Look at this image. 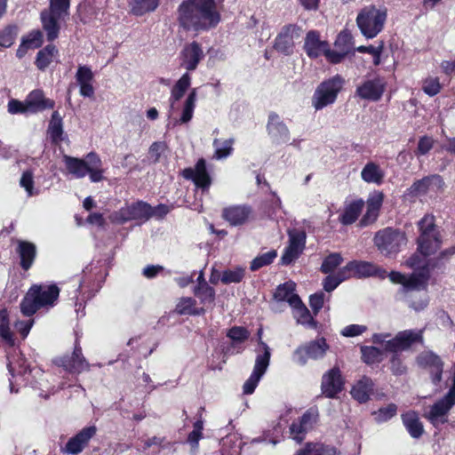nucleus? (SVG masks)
Returning a JSON list of instances; mask_svg holds the SVG:
<instances>
[{"label":"nucleus","instance_id":"nucleus-51","mask_svg":"<svg viewBox=\"0 0 455 455\" xmlns=\"http://www.w3.org/2000/svg\"><path fill=\"white\" fill-rule=\"evenodd\" d=\"M361 353L363 361L367 364H373L383 359V352L375 347L363 346Z\"/></svg>","mask_w":455,"mask_h":455},{"label":"nucleus","instance_id":"nucleus-21","mask_svg":"<svg viewBox=\"0 0 455 455\" xmlns=\"http://www.w3.org/2000/svg\"><path fill=\"white\" fill-rule=\"evenodd\" d=\"M318 418L316 409H309L297 421H293L290 427L291 435L298 443L305 438L307 431L313 428Z\"/></svg>","mask_w":455,"mask_h":455},{"label":"nucleus","instance_id":"nucleus-20","mask_svg":"<svg viewBox=\"0 0 455 455\" xmlns=\"http://www.w3.org/2000/svg\"><path fill=\"white\" fill-rule=\"evenodd\" d=\"M267 134L275 145L285 144L290 140V131L283 119L275 113H270L267 124Z\"/></svg>","mask_w":455,"mask_h":455},{"label":"nucleus","instance_id":"nucleus-62","mask_svg":"<svg viewBox=\"0 0 455 455\" xmlns=\"http://www.w3.org/2000/svg\"><path fill=\"white\" fill-rule=\"evenodd\" d=\"M352 36L347 31H341L335 41V48L344 51L345 53H348L351 46Z\"/></svg>","mask_w":455,"mask_h":455},{"label":"nucleus","instance_id":"nucleus-57","mask_svg":"<svg viewBox=\"0 0 455 455\" xmlns=\"http://www.w3.org/2000/svg\"><path fill=\"white\" fill-rule=\"evenodd\" d=\"M227 336L233 341L232 347H235V344H240L245 341L250 332L243 327L235 326L229 329L227 332Z\"/></svg>","mask_w":455,"mask_h":455},{"label":"nucleus","instance_id":"nucleus-42","mask_svg":"<svg viewBox=\"0 0 455 455\" xmlns=\"http://www.w3.org/2000/svg\"><path fill=\"white\" fill-rule=\"evenodd\" d=\"M402 419L405 428L411 437L417 439L422 435L424 432L423 424L415 413L403 414L402 415Z\"/></svg>","mask_w":455,"mask_h":455},{"label":"nucleus","instance_id":"nucleus-18","mask_svg":"<svg viewBox=\"0 0 455 455\" xmlns=\"http://www.w3.org/2000/svg\"><path fill=\"white\" fill-rule=\"evenodd\" d=\"M386 82L381 77L366 79L355 90V95L362 100L378 101L384 93Z\"/></svg>","mask_w":455,"mask_h":455},{"label":"nucleus","instance_id":"nucleus-31","mask_svg":"<svg viewBox=\"0 0 455 455\" xmlns=\"http://www.w3.org/2000/svg\"><path fill=\"white\" fill-rule=\"evenodd\" d=\"M26 104L30 113L40 112L54 107V101L45 98L44 92L39 89L29 92L26 98Z\"/></svg>","mask_w":455,"mask_h":455},{"label":"nucleus","instance_id":"nucleus-19","mask_svg":"<svg viewBox=\"0 0 455 455\" xmlns=\"http://www.w3.org/2000/svg\"><path fill=\"white\" fill-rule=\"evenodd\" d=\"M343 387L344 379L338 367H333L323 375L321 390L325 397H336L343 390Z\"/></svg>","mask_w":455,"mask_h":455},{"label":"nucleus","instance_id":"nucleus-64","mask_svg":"<svg viewBox=\"0 0 455 455\" xmlns=\"http://www.w3.org/2000/svg\"><path fill=\"white\" fill-rule=\"evenodd\" d=\"M31 49L39 48L43 44V34L39 30H33L21 38Z\"/></svg>","mask_w":455,"mask_h":455},{"label":"nucleus","instance_id":"nucleus-8","mask_svg":"<svg viewBox=\"0 0 455 455\" xmlns=\"http://www.w3.org/2000/svg\"><path fill=\"white\" fill-rule=\"evenodd\" d=\"M386 20L387 12L385 9L370 5L360 11L356 17V24L362 35L368 39H371L382 31Z\"/></svg>","mask_w":455,"mask_h":455},{"label":"nucleus","instance_id":"nucleus-23","mask_svg":"<svg viewBox=\"0 0 455 455\" xmlns=\"http://www.w3.org/2000/svg\"><path fill=\"white\" fill-rule=\"evenodd\" d=\"M204 57V53L202 46L194 41L186 44L180 52V66L188 71H193Z\"/></svg>","mask_w":455,"mask_h":455},{"label":"nucleus","instance_id":"nucleus-60","mask_svg":"<svg viewBox=\"0 0 455 455\" xmlns=\"http://www.w3.org/2000/svg\"><path fill=\"white\" fill-rule=\"evenodd\" d=\"M435 144V140L432 137L424 135L419 138L418 141V146L414 150V153L417 156H425L433 148Z\"/></svg>","mask_w":455,"mask_h":455},{"label":"nucleus","instance_id":"nucleus-41","mask_svg":"<svg viewBox=\"0 0 455 455\" xmlns=\"http://www.w3.org/2000/svg\"><path fill=\"white\" fill-rule=\"evenodd\" d=\"M372 342L380 346L383 354H395L398 350V336L391 337L388 333H378L372 336Z\"/></svg>","mask_w":455,"mask_h":455},{"label":"nucleus","instance_id":"nucleus-25","mask_svg":"<svg viewBox=\"0 0 455 455\" xmlns=\"http://www.w3.org/2000/svg\"><path fill=\"white\" fill-rule=\"evenodd\" d=\"M430 277L427 270L422 268L419 271H413L409 275L400 273V284L408 291H427Z\"/></svg>","mask_w":455,"mask_h":455},{"label":"nucleus","instance_id":"nucleus-7","mask_svg":"<svg viewBox=\"0 0 455 455\" xmlns=\"http://www.w3.org/2000/svg\"><path fill=\"white\" fill-rule=\"evenodd\" d=\"M49 8L41 12V21L47 40L53 41L59 36L60 21L68 15L70 0H49Z\"/></svg>","mask_w":455,"mask_h":455},{"label":"nucleus","instance_id":"nucleus-59","mask_svg":"<svg viewBox=\"0 0 455 455\" xmlns=\"http://www.w3.org/2000/svg\"><path fill=\"white\" fill-rule=\"evenodd\" d=\"M422 90L427 95L430 97L437 95L442 90L439 78L431 76L426 78L423 81Z\"/></svg>","mask_w":455,"mask_h":455},{"label":"nucleus","instance_id":"nucleus-53","mask_svg":"<svg viewBox=\"0 0 455 455\" xmlns=\"http://www.w3.org/2000/svg\"><path fill=\"white\" fill-rule=\"evenodd\" d=\"M158 4V0H134L132 11L136 15H143L146 12L156 10Z\"/></svg>","mask_w":455,"mask_h":455},{"label":"nucleus","instance_id":"nucleus-14","mask_svg":"<svg viewBox=\"0 0 455 455\" xmlns=\"http://www.w3.org/2000/svg\"><path fill=\"white\" fill-rule=\"evenodd\" d=\"M288 245L285 247L281 257V263L283 265H290L296 260L302 253L306 245L307 235L304 230L290 229L288 230Z\"/></svg>","mask_w":455,"mask_h":455},{"label":"nucleus","instance_id":"nucleus-37","mask_svg":"<svg viewBox=\"0 0 455 455\" xmlns=\"http://www.w3.org/2000/svg\"><path fill=\"white\" fill-rule=\"evenodd\" d=\"M423 345V330H404L400 331V352L411 348L414 345Z\"/></svg>","mask_w":455,"mask_h":455},{"label":"nucleus","instance_id":"nucleus-9","mask_svg":"<svg viewBox=\"0 0 455 455\" xmlns=\"http://www.w3.org/2000/svg\"><path fill=\"white\" fill-rule=\"evenodd\" d=\"M345 79L336 75L323 81L315 89L312 97V106L315 110H321L334 104L338 94L341 92Z\"/></svg>","mask_w":455,"mask_h":455},{"label":"nucleus","instance_id":"nucleus-22","mask_svg":"<svg viewBox=\"0 0 455 455\" xmlns=\"http://www.w3.org/2000/svg\"><path fill=\"white\" fill-rule=\"evenodd\" d=\"M252 209L247 204L231 205L222 211V218L231 226H242L252 218Z\"/></svg>","mask_w":455,"mask_h":455},{"label":"nucleus","instance_id":"nucleus-35","mask_svg":"<svg viewBox=\"0 0 455 455\" xmlns=\"http://www.w3.org/2000/svg\"><path fill=\"white\" fill-rule=\"evenodd\" d=\"M372 391V380L370 378L363 376L355 383V385L352 387L350 394L355 400L363 403L369 400Z\"/></svg>","mask_w":455,"mask_h":455},{"label":"nucleus","instance_id":"nucleus-12","mask_svg":"<svg viewBox=\"0 0 455 455\" xmlns=\"http://www.w3.org/2000/svg\"><path fill=\"white\" fill-rule=\"evenodd\" d=\"M328 349L329 346L326 343L325 339L320 338L299 346L294 351L292 358L295 363L303 366L309 359H322Z\"/></svg>","mask_w":455,"mask_h":455},{"label":"nucleus","instance_id":"nucleus-52","mask_svg":"<svg viewBox=\"0 0 455 455\" xmlns=\"http://www.w3.org/2000/svg\"><path fill=\"white\" fill-rule=\"evenodd\" d=\"M277 252L275 250H270L267 252H264L251 262L250 268L251 271H256L265 266H267L273 262V260L276 258Z\"/></svg>","mask_w":455,"mask_h":455},{"label":"nucleus","instance_id":"nucleus-17","mask_svg":"<svg viewBox=\"0 0 455 455\" xmlns=\"http://www.w3.org/2000/svg\"><path fill=\"white\" fill-rule=\"evenodd\" d=\"M346 274H350L351 277H370V276H379L380 278H385L387 272L386 270L380 268L376 264L369 261L363 260H353L348 262L345 267Z\"/></svg>","mask_w":455,"mask_h":455},{"label":"nucleus","instance_id":"nucleus-61","mask_svg":"<svg viewBox=\"0 0 455 455\" xmlns=\"http://www.w3.org/2000/svg\"><path fill=\"white\" fill-rule=\"evenodd\" d=\"M395 413L396 406L395 404H389L387 407L380 408L377 411L373 412V416L375 421L382 423L394 417Z\"/></svg>","mask_w":455,"mask_h":455},{"label":"nucleus","instance_id":"nucleus-5","mask_svg":"<svg viewBox=\"0 0 455 455\" xmlns=\"http://www.w3.org/2000/svg\"><path fill=\"white\" fill-rule=\"evenodd\" d=\"M418 228L419 235L417 238V251L423 257L435 253L442 245V238L435 225V216L426 214L418 222Z\"/></svg>","mask_w":455,"mask_h":455},{"label":"nucleus","instance_id":"nucleus-30","mask_svg":"<svg viewBox=\"0 0 455 455\" xmlns=\"http://www.w3.org/2000/svg\"><path fill=\"white\" fill-rule=\"evenodd\" d=\"M382 202L383 195L379 192H374L369 196L366 202V212L360 221L361 226H367L377 220Z\"/></svg>","mask_w":455,"mask_h":455},{"label":"nucleus","instance_id":"nucleus-38","mask_svg":"<svg viewBox=\"0 0 455 455\" xmlns=\"http://www.w3.org/2000/svg\"><path fill=\"white\" fill-rule=\"evenodd\" d=\"M295 283L293 282H287L277 287L275 292V299L278 301H287L291 307L292 305H299V297L294 293Z\"/></svg>","mask_w":455,"mask_h":455},{"label":"nucleus","instance_id":"nucleus-13","mask_svg":"<svg viewBox=\"0 0 455 455\" xmlns=\"http://www.w3.org/2000/svg\"><path fill=\"white\" fill-rule=\"evenodd\" d=\"M455 405V392L449 389L446 395L434 403L427 415V419L433 426L445 424L448 421L447 415Z\"/></svg>","mask_w":455,"mask_h":455},{"label":"nucleus","instance_id":"nucleus-47","mask_svg":"<svg viewBox=\"0 0 455 455\" xmlns=\"http://www.w3.org/2000/svg\"><path fill=\"white\" fill-rule=\"evenodd\" d=\"M351 277L350 274H346L344 267L340 268L335 275H329L323 282V289L327 292L335 290L343 281Z\"/></svg>","mask_w":455,"mask_h":455},{"label":"nucleus","instance_id":"nucleus-48","mask_svg":"<svg viewBox=\"0 0 455 455\" xmlns=\"http://www.w3.org/2000/svg\"><path fill=\"white\" fill-rule=\"evenodd\" d=\"M194 293L204 306L212 305L214 302L215 291L206 283H202L200 285H197L194 290Z\"/></svg>","mask_w":455,"mask_h":455},{"label":"nucleus","instance_id":"nucleus-50","mask_svg":"<svg viewBox=\"0 0 455 455\" xmlns=\"http://www.w3.org/2000/svg\"><path fill=\"white\" fill-rule=\"evenodd\" d=\"M0 337L9 346L14 345L13 334L10 329L8 313L5 309L0 310Z\"/></svg>","mask_w":455,"mask_h":455},{"label":"nucleus","instance_id":"nucleus-15","mask_svg":"<svg viewBox=\"0 0 455 455\" xmlns=\"http://www.w3.org/2000/svg\"><path fill=\"white\" fill-rule=\"evenodd\" d=\"M374 244L384 257H395L398 248V232L387 228L378 231L373 239Z\"/></svg>","mask_w":455,"mask_h":455},{"label":"nucleus","instance_id":"nucleus-46","mask_svg":"<svg viewBox=\"0 0 455 455\" xmlns=\"http://www.w3.org/2000/svg\"><path fill=\"white\" fill-rule=\"evenodd\" d=\"M48 132L53 142L58 143L62 140L63 123L59 112L54 111L49 124Z\"/></svg>","mask_w":455,"mask_h":455},{"label":"nucleus","instance_id":"nucleus-16","mask_svg":"<svg viewBox=\"0 0 455 455\" xmlns=\"http://www.w3.org/2000/svg\"><path fill=\"white\" fill-rule=\"evenodd\" d=\"M8 370L12 376L10 379V390L11 392H18L15 386L28 383V377L32 371L28 369L26 364V360L22 356L9 360Z\"/></svg>","mask_w":455,"mask_h":455},{"label":"nucleus","instance_id":"nucleus-34","mask_svg":"<svg viewBox=\"0 0 455 455\" xmlns=\"http://www.w3.org/2000/svg\"><path fill=\"white\" fill-rule=\"evenodd\" d=\"M364 204L365 203L363 199H355L346 202L343 212L339 217L340 223L343 225L353 224L361 214Z\"/></svg>","mask_w":455,"mask_h":455},{"label":"nucleus","instance_id":"nucleus-58","mask_svg":"<svg viewBox=\"0 0 455 455\" xmlns=\"http://www.w3.org/2000/svg\"><path fill=\"white\" fill-rule=\"evenodd\" d=\"M343 259L339 253H331L327 256L321 266V270L324 274L333 272L342 262Z\"/></svg>","mask_w":455,"mask_h":455},{"label":"nucleus","instance_id":"nucleus-2","mask_svg":"<svg viewBox=\"0 0 455 455\" xmlns=\"http://www.w3.org/2000/svg\"><path fill=\"white\" fill-rule=\"evenodd\" d=\"M191 84V76L188 72L185 73L173 85L171 91V96L169 99L170 101V110H169V118L170 121L167 124V127L171 126L174 127L179 124L188 123L194 114V110L196 108V89H193L188 96L187 97L183 108L181 116L180 118L172 117L175 110L178 108V102L184 96L187 90L189 88Z\"/></svg>","mask_w":455,"mask_h":455},{"label":"nucleus","instance_id":"nucleus-43","mask_svg":"<svg viewBox=\"0 0 455 455\" xmlns=\"http://www.w3.org/2000/svg\"><path fill=\"white\" fill-rule=\"evenodd\" d=\"M294 455H338L337 449L323 443H307Z\"/></svg>","mask_w":455,"mask_h":455},{"label":"nucleus","instance_id":"nucleus-32","mask_svg":"<svg viewBox=\"0 0 455 455\" xmlns=\"http://www.w3.org/2000/svg\"><path fill=\"white\" fill-rule=\"evenodd\" d=\"M76 79L79 85L81 96L91 98L94 95V88L92 84L93 73L89 67L80 66L76 74Z\"/></svg>","mask_w":455,"mask_h":455},{"label":"nucleus","instance_id":"nucleus-6","mask_svg":"<svg viewBox=\"0 0 455 455\" xmlns=\"http://www.w3.org/2000/svg\"><path fill=\"white\" fill-rule=\"evenodd\" d=\"M263 330L259 328L257 332L258 345L255 348L256 358L252 372L244 382L243 389L245 395H251L258 386L260 379L267 371L271 357V348L262 340Z\"/></svg>","mask_w":455,"mask_h":455},{"label":"nucleus","instance_id":"nucleus-56","mask_svg":"<svg viewBox=\"0 0 455 455\" xmlns=\"http://www.w3.org/2000/svg\"><path fill=\"white\" fill-rule=\"evenodd\" d=\"M245 269L242 267H236L234 269L225 270L221 275V282L225 284L239 283L244 276Z\"/></svg>","mask_w":455,"mask_h":455},{"label":"nucleus","instance_id":"nucleus-33","mask_svg":"<svg viewBox=\"0 0 455 455\" xmlns=\"http://www.w3.org/2000/svg\"><path fill=\"white\" fill-rule=\"evenodd\" d=\"M328 43L320 39L315 31H309L305 38L304 49L310 58H317L327 51Z\"/></svg>","mask_w":455,"mask_h":455},{"label":"nucleus","instance_id":"nucleus-10","mask_svg":"<svg viewBox=\"0 0 455 455\" xmlns=\"http://www.w3.org/2000/svg\"><path fill=\"white\" fill-rule=\"evenodd\" d=\"M153 215L151 206L144 202H137L131 205L122 207L119 211L110 215V220L114 223L123 224L130 220H148Z\"/></svg>","mask_w":455,"mask_h":455},{"label":"nucleus","instance_id":"nucleus-24","mask_svg":"<svg viewBox=\"0 0 455 455\" xmlns=\"http://www.w3.org/2000/svg\"><path fill=\"white\" fill-rule=\"evenodd\" d=\"M299 36V33L296 26H285L275 38L274 47L277 52L284 55H290L293 52L294 40Z\"/></svg>","mask_w":455,"mask_h":455},{"label":"nucleus","instance_id":"nucleus-36","mask_svg":"<svg viewBox=\"0 0 455 455\" xmlns=\"http://www.w3.org/2000/svg\"><path fill=\"white\" fill-rule=\"evenodd\" d=\"M385 173L379 164L368 162L361 171V178L366 183L375 185L382 184Z\"/></svg>","mask_w":455,"mask_h":455},{"label":"nucleus","instance_id":"nucleus-55","mask_svg":"<svg viewBox=\"0 0 455 455\" xmlns=\"http://www.w3.org/2000/svg\"><path fill=\"white\" fill-rule=\"evenodd\" d=\"M204 421L198 419L193 425V430L188 436V443L191 445L194 451H197L199 441L203 438Z\"/></svg>","mask_w":455,"mask_h":455},{"label":"nucleus","instance_id":"nucleus-39","mask_svg":"<svg viewBox=\"0 0 455 455\" xmlns=\"http://www.w3.org/2000/svg\"><path fill=\"white\" fill-rule=\"evenodd\" d=\"M175 311L181 315H201L205 313L204 307H196V301L190 297L180 298L176 304Z\"/></svg>","mask_w":455,"mask_h":455},{"label":"nucleus","instance_id":"nucleus-26","mask_svg":"<svg viewBox=\"0 0 455 455\" xmlns=\"http://www.w3.org/2000/svg\"><path fill=\"white\" fill-rule=\"evenodd\" d=\"M184 178L192 180L196 187L208 189L211 186L212 180L206 170V163L204 159L197 161L194 168L185 169L183 172Z\"/></svg>","mask_w":455,"mask_h":455},{"label":"nucleus","instance_id":"nucleus-44","mask_svg":"<svg viewBox=\"0 0 455 455\" xmlns=\"http://www.w3.org/2000/svg\"><path fill=\"white\" fill-rule=\"evenodd\" d=\"M234 140H213L212 146L214 148L213 158L222 160L229 156L233 152Z\"/></svg>","mask_w":455,"mask_h":455},{"label":"nucleus","instance_id":"nucleus-45","mask_svg":"<svg viewBox=\"0 0 455 455\" xmlns=\"http://www.w3.org/2000/svg\"><path fill=\"white\" fill-rule=\"evenodd\" d=\"M57 53L58 50L54 45L49 44L45 46L37 52L36 60V67L39 69L44 70L52 63Z\"/></svg>","mask_w":455,"mask_h":455},{"label":"nucleus","instance_id":"nucleus-63","mask_svg":"<svg viewBox=\"0 0 455 455\" xmlns=\"http://www.w3.org/2000/svg\"><path fill=\"white\" fill-rule=\"evenodd\" d=\"M20 185L25 189L28 196H34V177L31 171H26L22 173Z\"/></svg>","mask_w":455,"mask_h":455},{"label":"nucleus","instance_id":"nucleus-27","mask_svg":"<svg viewBox=\"0 0 455 455\" xmlns=\"http://www.w3.org/2000/svg\"><path fill=\"white\" fill-rule=\"evenodd\" d=\"M60 364L68 371L80 373L89 369V363L83 356L82 348L76 345L71 355L60 358Z\"/></svg>","mask_w":455,"mask_h":455},{"label":"nucleus","instance_id":"nucleus-11","mask_svg":"<svg viewBox=\"0 0 455 455\" xmlns=\"http://www.w3.org/2000/svg\"><path fill=\"white\" fill-rule=\"evenodd\" d=\"M416 363L420 369L427 371L435 386L441 383L444 367L441 356L431 350H424L416 356Z\"/></svg>","mask_w":455,"mask_h":455},{"label":"nucleus","instance_id":"nucleus-54","mask_svg":"<svg viewBox=\"0 0 455 455\" xmlns=\"http://www.w3.org/2000/svg\"><path fill=\"white\" fill-rule=\"evenodd\" d=\"M18 32L19 28L15 25L5 27L0 31V46L5 48L11 47L15 42Z\"/></svg>","mask_w":455,"mask_h":455},{"label":"nucleus","instance_id":"nucleus-3","mask_svg":"<svg viewBox=\"0 0 455 455\" xmlns=\"http://www.w3.org/2000/svg\"><path fill=\"white\" fill-rule=\"evenodd\" d=\"M60 294L55 284H35L30 287L20 302V311L26 316L33 315L41 308L52 307Z\"/></svg>","mask_w":455,"mask_h":455},{"label":"nucleus","instance_id":"nucleus-49","mask_svg":"<svg viewBox=\"0 0 455 455\" xmlns=\"http://www.w3.org/2000/svg\"><path fill=\"white\" fill-rule=\"evenodd\" d=\"M291 307L293 308V316L298 323L308 326H312L314 324L313 317L311 316L309 310L302 303L301 299H299V305H292Z\"/></svg>","mask_w":455,"mask_h":455},{"label":"nucleus","instance_id":"nucleus-4","mask_svg":"<svg viewBox=\"0 0 455 455\" xmlns=\"http://www.w3.org/2000/svg\"><path fill=\"white\" fill-rule=\"evenodd\" d=\"M63 162L69 174L81 179L89 174L92 182H100L104 179V170L100 156L91 152L84 159L63 156Z\"/></svg>","mask_w":455,"mask_h":455},{"label":"nucleus","instance_id":"nucleus-40","mask_svg":"<svg viewBox=\"0 0 455 455\" xmlns=\"http://www.w3.org/2000/svg\"><path fill=\"white\" fill-rule=\"evenodd\" d=\"M17 251L20 257L22 268L28 270L33 264L36 256V246L31 243L20 241Z\"/></svg>","mask_w":455,"mask_h":455},{"label":"nucleus","instance_id":"nucleus-28","mask_svg":"<svg viewBox=\"0 0 455 455\" xmlns=\"http://www.w3.org/2000/svg\"><path fill=\"white\" fill-rule=\"evenodd\" d=\"M444 182L443 178L438 175H430L422 178L415 181L409 188L408 195L411 196H419L427 193V191L435 188L436 189H440L443 188Z\"/></svg>","mask_w":455,"mask_h":455},{"label":"nucleus","instance_id":"nucleus-29","mask_svg":"<svg viewBox=\"0 0 455 455\" xmlns=\"http://www.w3.org/2000/svg\"><path fill=\"white\" fill-rule=\"evenodd\" d=\"M96 431L95 426L83 428L77 435L69 439L66 444L65 451L69 454H78L96 434Z\"/></svg>","mask_w":455,"mask_h":455},{"label":"nucleus","instance_id":"nucleus-1","mask_svg":"<svg viewBox=\"0 0 455 455\" xmlns=\"http://www.w3.org/2000/svg\"><path fill=\"white\" fill-rule=\"evenodd\" d=\"M177 20L185 30L198 33L215 28L220 14L214 0H184L178 7Z\"/></svg>","mask_w":455,"mask_h":455}]
</instances>
